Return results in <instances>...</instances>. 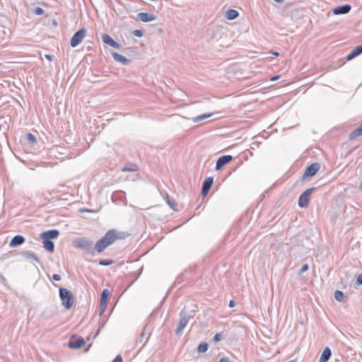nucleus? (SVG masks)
I'll list each match as a JSON object with an SVG mask.
<instances>
[{
    "mask_svg": "<svg viewBox=\"0 0 362 362\" xmlns=\"http://www.w3.org/2000/svg\"><path fill=\"white\" fill-rule=\"evenodd\" d=\"M122 238H124V235L122 233L118 232L115 229L109 230L100 240L96 242L94 245V249L98 253H101L116 240Z\"/></svg>",
    "mask_w": 362,
    "mask_h": 362,
    "instance_id": "obj_1",
    "label": "nucleus"
},
{
    "mask_svg": "<svg viewBox=\"0 0 362 362\" xmlns=\"http://www.w3.org/2000/svg\"><path fill=\"white\" fill-rule=\"evenodd\" d=\"M73 245L76 248H80L86 255H95V250L93 247V242L85 237H78L74 240Z\"/></svg>",
    "mask_w": 362,
    "mask_h": 362,
    "instance_id": "obj_2",
    "label": "nucleus"
},
{
    "mask_svg": "<svg viewBox=\"0 0 362 362\" xmlns=\"http://www.w3.org/2000/svg\"><path fill=\"white\" fill-rule=\"evenodd\" d=\"M59 293L62 305L66 309H71L74 303V298L72 292L67 288H59Z\"/></svg>",
    "mask_w": 362,
    "mask_h": 362,
    "instance_id": "obj_3",
    "label": "nucleus"
},
{
    "mask_svg": "<svg viewBox=\"0 0 362 362\" xmlns=\"http://www.w3.org/2000/svg\"><path fill=\"white\" fill-rule=\"evenodd\" d=\"M315 190V187H310L304 191L299 197L298 206L300 208H306L309 205L310 197Z\"/></svg>",
    "mask_w": 362,
    "mask_h": 362,
    "instance_id": "obj_4",
    "label": "nucleus"
},
{
    "mask_svg": "<svg viewBox=\"0 0 362 362\" xmlns=\"http://www.w3.org/2000/svg\"><path fill=\"white\" fill-rule=\"evenodd\" d=\"M86 32L87 31L85 28H83L76 32L71 39V46L72 47H77L83 41L84 37L86 36Z\"/></svg>",
    "mask_w": 362,
    "mask_h": 362,
    "instance_id": "obj_5",
    "label": "nucleus"
},
{
    "mask_svg": "<svg viewBox=\"0 0 362 362\" xmlns=\"http://www.w3.org/2000/svg\"><path fill=\"white\" fill-rule=\"evenodd\" d=\"M320 164L318 163H313L308 165L303 175L302 180H305L308 177L314 176L320 170Z\"/></svg>",
    "mask_w": 362,
    "mask_h": 362,
    "instance_id": "obj_6",
    "label": "nucleus"
},
{
    "mask_svg": "<svg viewBox=\"0 0 362 362\" xmlns=\"http://www.w3.org/2000/svg\"><path fill=\"white\" fill-rule=\"evenodd\" d=\"M180 316H181V318L179 321L178 325L175 330V334L177 335L182 332V331L184 329V328L186 327L187 324L188 323L189 318L192 317V316L187 315L184 311H182L180 313Z\"/></svg>",
    "mask_w": 362,
    "mask_h": 362,
    "instance_id": "obj_7",
    "label": "nucleus"
},
{
    "mask_svg": "<svg viewBox=\"0 0 362 362\" xmlns=\"http://www.w3.org/2000/svg\"><path fill=\"white\" fill-rule=\"evenodd\" d=\"M85 344L86 341L83 337L73 336L70 338L68 346L70 349H78L82 347Z\"/></svg>",
    "mask_w": 362,
    "mask_h": 362,
    "instance_id": "obj_8",
    "label": "nucleus"
},
{
    "mask_svg": "<svg viewBox=\"0 0 362 362\" xmlns=\"http://www.w3.org/2000/svg\"><path fill=\"white\" fill-rule=\"evenodd\" d=\"M233 160V156L230 155H224L219 157L216 163V170H219L224 165L229 163Z\"/></svg>",
    "mask_w": 362,
    "mask_h": 362,
    "instance_id": "obj_9",
    "label": "nucleus"
},
{
    "mask_svg": "<svg viewBox=\"0 0 362 362\" xmlns=\"http://www.w3.org/2000/svg\"><path fill=\"white\" fill-rule=\"evenodd\" d=\"M102 40L105 44L108 45L109 46H110L115 49H119L121 48V45L117 42L114 40L107 34H103L102 35Z\"/></svg>",
    "mask_w": 362,
    "mask_h": 362,
    "instance_id": "obj_10",
    "label": "nucleus"
},
{
    "mask_svg": "<svg viewBox=\"0 0 362 362\" xmlns=\"http://www.w3.org/2000/svg\"><path fill=\"white\" fill-rule=\"evenodd\" d=\"M213 182H214V178L212 177H208L207 178H206L202 184V197H205L209 189H211L212 185H213Z\"/></svg>",
    "mask_w": 362,
    "mask_h": 362,
    "instance_id": "obj_11",
    "label": "nucleus"
},
{
    "mask_svg": "<svg viewBox=\"0 0 362 362\" xmlns=\"http://www.w3.org/2000/svg\"><path fill=\"white\" fill-rule=\"evenodd\" d=\"M109 296H110V291L108 289L105 288V289L103 290L102 293H101V297H100V307L101 308V310H100V315H101L103 313V312L105 310V309L106 308Z\"/></svg>",
    "mask_w": 362,
    "mask_h": 362,
    "instance_id": "obj_12",
    "label": "nucleus"
},
{
    "mask_svg": "<svg viewBox=\"0 0 362 362\" xmlns=\"http://www.w3.org/2000/svg\"><path fill=\"white\" fill-rule=\"evenodd\" d=\"M59 235V231L57 229H51L47 231L42 232L40 234L41 238H46L48 240H52L57 238Z\"/></svg>",
    "mask_w": 362,
    "mask_h": 362,
    "instance_id": "obj_13",
    "label": "nucleus"
},
{
    "mask_svg": "<svg viewBox=\"0 0 362 362\" xmlns=\"http://www.w3.org/2000/svg\"><path fill=\"white\" fill-rule=\"evenodd\" d=\"M137 19L142 22H151L156 19V16L147 12H141L138 13Z\"/></svg>",
    "mask_w": 362,
    "mask_h": 362,
    "instance_id": "obj_14",
    "label": "nucleus"
},
{
    "mask_svg": "<svg viewBox=\"0 0 362 362\" xmlns=\"http://www.w3.org/2000/svg\"><path fill=\"white\" fill-rule=\"evenodd\" d=\"M25 239L23 235H16L10 241L9 247L11 248L16 247L18 246L23 245L25 243Z\"/></svg>",
    "mask_w": 362,
    "mask_h": 362,
    "instance_id": "obj_15",
    "label": "nucleus"
},
{
    "mask_svg": "<svg viewBox=\"0 0 362 362\" xmlns=\"http://www.w3.org/2000/svg\"><path fill=\"white\" fill-rule=\"evenodd\" d=\"M351 9V6L349 4H344L342 6H337L333 9V13L335 15L346 14Z\"/></svg>",
    "mask_w": 362,
    "mask_h": 362,
    "instance_id": "obj_16",
    "label": "nucleus"
},
{
    "mask_svg": "<svg viewBox=\"0 0 362 362\" xmlns=\"http://www.w3.org/2000/svg\"><path fill=\"white\" fill-rule=\"evenodd\" d=\"M112 56L116 62H120L124 65L129 64L131 62V60L129 59H127L126 57H124L122 54H119L117 52H112Z\"/></svg>",
    "mask_w": 362,
    "mask_h": 362,
    "instance_id": "obj_17",
    "label": "nucleus"
},
{
    "mask_svg": "<svg viewBox=\"0 0 362 362\" xmlns=\"http://www.w3.org/2000/svg\"><path fill=\"white\" fill-rule=\"evenodd\" d=\"M362 53V45L354 48L347 56L346 60L350 61Z\"/></svg>",
    "mask_w": 362,
    "mask_h": 362,
    "instance_id": "obj_18",
    "label": "nucleus"
},
{
    "mask_svg": "<svg viewBox=\"0 0 362 362\" xmlns=\"http://www.w3.org/2000/svg\"><path fill=\"white\" fill-rule=\"evenodd\" d=\"M362 136V123L359 127L352 131L349 135V139L350 141L354 140L355 139Z\"/></svg>",
    "mask_w": 362,
    "mask_h": 362,
    "instance_id": "obj_19",
    "label": "nucleus"
},
{
    "mask_svg": "<svg viewBox=\"0 0 362 362\" xmlns=\"http://www.w3.org/2000/svg\"><path fill=\"white\" fill-rule=\"evenodd\" d=\"M331 356V349L329 347H326L322 351L318 362H327Z\"/></svg>",
    "mask_w": 362,
    "mask_h": 362,
    "instance_id": "obj_20",
    "label": "nucleus"
},
{
    "mask_svg": "<svg viewBox=\"0 0 362 362\" xmlns=\"http://www.w3.org/2000/svg\"><path fill=\"white\" fill-rule=\"evenodd\" d=\"M43 247L49 252H53L54 250V243L52 240L42 238Z\"/></svg>",
    "mask_w": 362,
    "mask_h": 362,
    "instance_id": "obj_21",
    "label": "nucleus"
},
{
    "mask_svg": "<svg viewBox=\"0 0 362 362\" xmlns=\"http://www.w3.org/2000/svg\"><path fill=\"white\" fill-rule=\"evenodd\" d=\"M21 255L25 259H32L36 262H40L39 258L32 252L23 251Z\"/></svg>",
    "mask_w": 362,
    "mask_h": 362,
    "instance_id": "obj_22",
    "label": "nucleus"
},
{
    "mask_svg": "<svg viewBox=\"0 0 362 362\" xmlns=\"http://www.w3.org/2000/svg\"><path fill=\"white\" fill-rule=\"evenodd\" d=\"M139 170V166L132 163H127L122 170V172H136Z\"/></svg>",
    "mask_w": 362,
    "mask_h": 362,
    "instance_id": "obj_23",
    "label": "nucleus"
},
{
    "mask_svg": "<svg viewBox=\"0 0 362 362\" xmlns=\"http://www.w3.org/2000/svg\"><path fill=\"white\" fill-rule=\"evenodd\" d=\"M239 16L238 11L235 9H229L227 11L226 18L228 20H234Z\"/></svg>",
    "mask_w": 362,
    "mask_h": 362,
    "instance_id": "obj_24",
    "label": "nucleus"
},
{
    "mask_svg": "<svg viewBox=\"0 0 362 362\" xmlns=\"http://www.w3.org/2000/svg\"><path fill=\"white\" fill-rule=\"evenodd\" d=\"M149 335V332H146V327H144L142 332L140 334L139 342L143 343V345H144L147 341Z\"/></svg>",
    "mask_w": 362,
    "mask_h": 362,
    "instance_id": "obj_25",
    "label": "nucleus"
},
{
    "mask_svg": "<svg viewBox=\"0 0 362 362\" xmlns=\"http://www.w3.org/2000/svg\"><path fill=\"white\" fill-rule=\"evenodd\" d=\"M165 199L168 204L172 209H173L174 211H178V209H177V202L173 198H171L168 195H167Z\"/></svg>",
    "mask_w": 362,
    "mask_h": 362,
    "instance_id": "obj_26",
    "label": "nucleus"
},
{
    "mask_svg": "<svg viewBox=\"0 0 362 362\" xmlns=\"http://www.w3.org/2000/svg\"><path fill=\"white\" fill-rule=\"evenodd\" d=\"M334 298L339 302H344L346 296L343 291L337 290L334 292Z\"/></svg>",
    "mask_w": 362,
    "mask_h": 362,
    "instance_id": "obj_27",
    "label": "nucleus"
},
{
    "mask_svg": "<svg viewBox=\"0 0 362 362\" xmlns=\"http://www.w3.org/2000/svg\"><path fill=\"white\" fill-rule=\"evenodd\" d=\"M212 114H203L192 119L194 122H199L205 119L209 118Z\"/></svg>",
    "mask_w": 362,
    "mask_h": 362,
    "instance_id": "obj_28",
    "label": "nucleus"
},
{
    "mask_svg": "<svg viewBox=\"0 0 362 362\" xmlns=\"http://www.w3.org/2000/svg\"><path fill=\"white\" fill-rule=\"evenodd\" d=\"M208 344L205 342L201 343L197 347V351L200 354H204L208 350Z\"/></svg>",
    "mask_w": 362,
    "mask_h": 362,
    "instance_id": "obj_29",
    "label": "nucleus"
},
{
    "mask_svg": "<svg viewBox=\"0 0 362 362\" xmlns=\"http://www.w3.org/2000/svg\"><path fill=\"white\" fill-rule=\"evenodd\" d=\"M114 263V261L111 259H100L98 264L101 266H109Z\"/></svg>",
    "mask_w": 362,
    "mask_h": 362,
    "instance_id": "obj_30",
    "label": "nucleus"
},
{
    "mask_svg": "<svg viewBox=\"0 0 362 362\" xmlns=\"http://www.w3.org/2000/svg\"><path fill=\"white\" fill-rule=\"evenodd\" d=\"M26 138L28 139V140L30 141V144H36L37 143L36 136L31 133H28L26 134Z\"/></svg>",
    "mask_w": 362,
    "mask_h": 362,
    "instance_id": "obj_31",
    "label": "nucleus"
},
{
    "mask_svg": "<svg viewBox=\"0 0 362 362\" xmlns=\"http://www.w3.org/2000/svg\"><path fill=\"white\" fill-rule=\"evenodd\" d=\"M132 34L137 37H141L143 36V31L141 30H134L132 32Z\"/></svg>",
    "mask_w": 362,
    "mask_h": 362,
    "instance_id": "obj_32",
    "label": "nucleus"
},
{
    "mask_svg": "<svg viewBox=\"0 0 362 362\" xmlns=\"http://www.w3.org/2000/svg\"><path fill=\"white\" fill-rule=\"evenodd\" d=\"M308 265L307 264H305L302 266L301 269L299 270L298 272V274L299 275H301L303 274L304 272H307L308 270Z\"/></svg>",
    "mask_w": 362,
    "mask_h": 362,
    "instance_id": "obj_33",
    "label": "nucleus"
},
{
    "mask_svg": "<svg viewBox=\"0 0 362 362\" xmlns=\"http://www.w3.org/2000/svg\"><path fill=\"white\" fill-rule=\"evenodd\" d=\"M222 339V335L221 333H217L214 336V338H213V340L215 341V342H218L220 341H221Z\"/></svg>",
    "mask_w": 362,
    "mask_h": 362,
    "instance_id": "obj_34",
    "label": "nucleus"
},
{
    "mask_svg": "<svg viewBox=\"0 0 362 362\" xmlns=\"http://www.w3.org/2000/svg\"><path fill=\"white\" fill-rule=\"evenodd\" d=\"M45 13V11L41 7H36L35 9V13L37 15H42Z\"/></svg>",
    "mask_w": 362,
    "mask_h": 362,
    "instance_id": "obj_35",
    "label": "nucleus"
},
{
    "mask_svg": "<svg viewBox=\"0 0 362 362\" xmlns=\"http://www.w3.org/2000/svg\"><path fill=\"white\" fill-rule=\"evenodd\" d=\"M356 285L361 286L362 285V274H359L356 281Z\"/></svg>",
    "mask_w": 362,
    "mask_h": 362,
    "instance_id": "obj_36",
    "label": "nucleus"
},
{
    "mask_svg": "<svg viewBox=\"0 0 362 362\" xmlns=\"http://www.w3.org/2000/svg\"><path fill=\"white\" fill-rule=\"evenodd\" d=\"M112 362H123V360L120 355H117Z\"/></svg>",
    "mask_w": 362,
    "mask_h": 362,
    "instance_id": "obj_37",
    "label": "nucleus"
},
{
    "mask_svg": "<svg viewBox=\"0 0 362 362\" xmlns=\"http://www.w3.org/2000/svg\"><path fill=\"white\" fill-rule=\"evenodd\" d=\"M52 279L54 280V281H59L61 280V276L59 275V274H53L52 276Z\"/></svg>",
    "mask_w": 362,
    "mask_h": 362,
    "instance_id": "obj_38",
    "label": "nucleus"
},
{
    "mask_svg": "<svg viewBox=\"0 0 362 362\" xmlns=\"http://www.w3.org/2000/svg\"><path fill=\"white\" fill-rule=\"evenodd\" d=\"M235 304H236V303L234 300H230L229 302L228 306L230 308H233V307H235Z\"/></svg>",
    "mask_w": 362,
    "mask_h": 362,
    "instance_id": "obj_39",
    "label": "nucleus"
},
{
    "mask_svg": "<svg viewBox=\"0 0 362 362\" xmlns=\"http://www.w3.org/2000/svg\"><path fill=\"white\" fill-rule=\"evenodd\" d=\"M45 57L47 59H48L49 61H52V59H53V57H52V55H50V54H46L45 55Z\"/></svg>",
    "mask_w": 362,
    "mask_h": 362,
    "instance_id": "obj_40",
    "label": "nucleus"
},
{
    "mask_svg": "<svg viewBox=\"0 0 362 362\" xmlns=\"http://www.w3.org/2000/svg\"><path fill=\"white\" fill-rule=\"evenodd\" d=\"M219 362H230L228 358L223 357L220 359Z\"/></svg>",
    "mask_w": 362,
    "mask_h": 362,
    "instance_id": "obj_41",
    "label": "nucleus"
},
{
    "mask_svg": "<svg viewBox=\"0 0 362 362\" xmlns=\"http://www.w3.org/2000/svg\"><path fill=\"white\" fill-rule=\"evenodd\" d=\"M80 211H81V212L86 211V212L91 213V212H93V210H91V209H80Z\"/></svg>",
    "mask_w": 362,
    "mask_h": 362,
    "instance_id": "obj_42",
    "label": "nucleus"
},
{
    "mask_svg": "<svg viewBox=\"0 0 362 362\" xmlns=\"http://www.w3.org/2000/svg\"><path fill=\"white\" fill-rule=\"evenodd\" d=\"M272 54H274L276 57L279 56V53L278 52H272Z\"/></svg>",
    "mask_w": 362,
    "mask_h": 362,
    "instance_id": "obj_43",
    "label": "nucleus"
},
{
    "mask_svg": "<svg viewBox=\"0 0 362 362\" xmlns=\"http://www.w3.org/2000/svg\"><path fill=\"white\" fill-rule=\"evenodd\" d=\"M359 189H360V190L362 191V182L360 183Z\"/></svg>",
    "mask_w": 362,
    "mask_h": 362,
    "instance_id": "obj_44",
    "label": "nucleus"
},
{
    "mask_svg": "<svg viewBox=\"0 0 362 362\" xmlns=\"http://www.w3.org/2000/svg\"><path fill=\"white\" fill-rule=\"evenodd\" d=\"M279 78V76H276L274 77V78H272V80L274 81V80H276V79H277V78Z\"/></svg>",
    "mask_w": 362,
    "mask_h": 362,
    "instance_id": "obj_45",
    "label": "nucleus"
},
{
    "mask_svg": "<svg viewBox=\"0 0 362 362\" xmlns=\"http://www.w3.org/2000/svg\"><path fill=\"white\" fill-rule=\"evenodd\" d=\"M99 332H100V330H98L97 332L95 334V337H97V335L98 334Z\"/></svg>",
    "mask_w": 362,
    "mask_h": 362,
    "instance_id": "obj_46",
    "label": "nucleus"
},
{
    "mask_svg": "<svg viewBox=\"0 0 362 362\" xmlns=\"http://www.w3.org/2000/svg\"><path fill=\"white\" fill-rule=\"evenodd\" d=\"M99 332H100V330H98L97 332L95 334V337H97V335L98 334Z\"/></svg>",
    "mask_w": 362,
    "mask_h": 362,
    "instance_id": "obj_47",
    "label": "nucleus"
},
{
    "mask_svg": "<svg viewBox=\"0 0 362 362\" xmlns=\"http://www.w3.org/2000/svg\"><path fill=\"white\" fill-rule=\"evenodd\" d=\"M99 332H100V330H98L97 332L95 334V337H97V335L98 334Z\"/></svg>",
    "mask_w": 362,
    "mask_h": 362,
    "instance_id": "obj_48",
    "label": "nucleus"
},
{
    "mask_svg": "<svg viewBox=\"0 0 362 362\" xmlns=\"http://www.w3.org/2000/svg\"><path fill=\"white\" fill-rule=\"evenodd\" d=\"M99 332H100V330H98L97 332L95 334V337H97V335L98 334Z\"/></svg>",
    "mask_w": 362,
    "mask_h": 362,
    "instance_id": "obj_49",
    "label": "nucleus"
},
{
    "mask_svg": "<svg viewBox=\"0 0 362 362\" xmlns=\"http://www.w3.org/2000/svg\"><path fill=\"white\" fill-rule=\"evenodd\" d=\"M99 332H100V330H98L97 332L95 334V337H97V335L98 334Z\"/></svg>",
    "mask_w": 362,
    "mask_h": 362,
    "instance_id": "obj_50",
    "label": "nucleus"
},
{
    "mask_svg": "<svg viewBox=\"0 0 362 362\" xmlns=\"http://www.w3.org/2000/svg\"><path fill=\"white\" fill-rule=\"evenodd\" d=\"M1 66V64L0 63V67Z\"/></svg>",
    "mask_w": 362,
    "mask_h": 362,
    "instance_id": "obj_51",
    "label": "nucleus"
}]
</instances>
